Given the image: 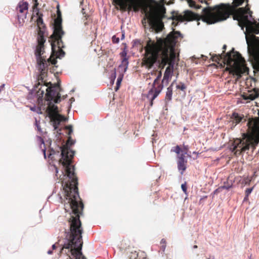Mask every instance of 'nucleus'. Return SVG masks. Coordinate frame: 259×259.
Wrapping results in <instances>:
<instances>
[{"instance_id":"14","label":"nucleus","mask_w":259,"mask_h":259,"mask_svg":"<svg viewBox=\"0 0 259 259\" xmlns=\"http://www.w3.org/2000/svg\"><path fill=\"white\" fill-rule=\"evenodd\" d=\"M186 152L181 153L180 155H178V168L179 171H181V175H183L187 168V160L185 159V155Z\"/></svg>"},{"instance_id":"31","label":"nucleus","mask_w":259,"mask_h":259,"mask_svg":"<svg viewBox=\"0 0 259 259\" xmlns=\"http://www.w3.org/2000/svg\"><path fill=\"white\" fill-rule=\"evenodd\" d=\"M181 188H182V190L183 191V192L185 194H187V185H186V183H185L184 184H182Z\"/></svg>"},{"instance_id":"47","label":"nucleus","mask_w":259,"mask_h":259,"mask_svg":"<svg viewBox=\"0 0 259 259\" xmlns=\"http://www.w3.org/2000/svg\"><path fill=\"white\" fill-rule=\"evenodd\" d=\"M248 199V197H246V195H245V197L244 198V200H247Z\"/></svg>"},{"instance_id":"7","label":"nucleus","mask_w":259,"mask_h":259,"mask_svg":"<svg viewBox=\"0 0 259 259\" xmlns=\"http://www.w3.org/2000/svg\"><path fill=\"white\" fill-rule=\"evenodd\" d=\"M249 133L244 134L242 139H237L235 142L233 151L239 154L249 150L250 147L254 148L259 142V125L253 120L247 122Z\"/></svg>"},{"instance_id":"38","label":"nucleus","mask_w":259,"mask_h":259,"mask_svg":"<svg viewBox=\"0 0 259 259\" xmlns=\"http://www.w3.org/2000/svg\"><path fill=\"white\" fill-rule=\"evenodd\" d=\"M244 181H245L244 183L245 184H249V182H250V180L246 179V180H244Z\"/></svg>"},{"instance_id":"35","label":"nucleus","mask_w":259,"mask_h":259,"mask_svg":"<svg viewBox=\"0 0 259 259\" xmlns=\"http://www.w3.org/2000/svg\"><path fill=\"white\" fill-rule=\"evenodd\" d=\"M226 48H227V46L226 45H224L223 47V49L224 50L223 51V53L221 54L223 55V56H225L224 54H225V51L226 50Z\"/></svg>"},{"instance_id":"36","label":"nucleus","mask_w":259,"mask_h":259,"mask_svg":"<svg viewBox=\"0 0 259 259\" xmlns=\"http://www.w3.org/2000/svg\"><path fill=\"white\" fill-rule=\"evenodd\" d=\"M199 1L201 3H205L207 5H209V4L206 1V0H199Z\"/></svg>"},{"instance_id":"41","label":"nucleus","mask_w":259,"mask_h":259,"mask_svg":"<svg viewBox=\"0 0 259 259\" xmlns=\"http://www.w3.org/2000/svg\"><path fill=\"white\" fill-rule=\"evenodd\" d=\"M57 62V61L55 60V59H53V61H52V64H55Z\"/></svg>"},{"instance_id":"40","label":"nucleus","mask_w":259,"mask_h":259,"mask_svg":"<svg viewBox=\"0 0 259 259\" xmlns=\"http://www.w3.org/2000/svg\"><path fill=\"white\" fill-rule=\"evenodd\" d=\"M4 87H5V84H2V85L0 86V92L2 90L4 89Z\"/></svg>"},{"instance_id":"9","label":"nucleus","mask_w":259,"mask_h":259,"mask_svg":"<svg viewBox=\"0 0 259 259\" xmlns=\"http://www.w3.org/2000/svg\"><path fill=\"white\" fill-rule=\"evenodd\" d=\"M143 11L145 13V16L148 18L150 21V24L157 32H159L162 30L164 27L162 21L163 10H159L153 6L152 8H148L146 10L145 5L142 6Z\"/></svg>"},{"instance_id":"43","label":"nucleus","mask_w":259,"mask_h":259,"mask_svg":"<svg viewBox=\"0 0 259 259\" xmlns=\"http://www.w3.org/2000/svg\"><path fill=\"white\" fill-rule=\"evenodd\" d=\"M53 249H55L56 248V244H54L52 246Z\"/></svg>"},{"instance_id":"22","label":"nucleus","mask_w":259,"mask_h":259,"mask_svg":"<svg viewBox=\"0 0 259 259\" xmlns=\"http://www.w3.org/2000/svg\"><path fill=\"white\" fill-rule=\"evenodd\" d=\"M128 58H124L121 59V64L119 66V68H123V73L125 72L128 65Z\"/></svg>"},{"instance_id":"30","label":"nucleus","mask_w":259,"mask_h":259,"mask_svg":"<svg viewBox=\"0 0 259 259\" xmlns=\"http://www.w3.org/2000/svg\"><path fill=\"white\" fill-rule=\"evenodd\" d=\"M127 51L124 50L122 52H121L120 53V56L122 58H128V57H127Z\"/></svg>"},{"instance_id":"50","label":"nucleus","mask_w":259,"mask_h":259,"mask_svg":"<svg viewBox=\"0 0 259 259\" xmlns=\"http://www.w3.org/2000/svg\"><path fill=\"white\" fill-rule=\"evenodd\" d=\"M122 38H124V34L122 35Z\"/></svg>"},{"instance_id":"4","label":"nucleus","mask_w":259,"mask_h":259,"mask_svg":"<svg viewBox=\"0 0 259 259\" xmlns=\"http://www.w3.org/2000/svg\"><path fill=\"white\" fill-rule=\"evenodd\" d=\"M38 2H34L33 6V15L35 14L36 16L38 17L36 22L38 29L37 33V45L36 46V50L35 51V55L36 57L37 64L38 68L40 71V74L38 77V83L35 84V88L38 89V93H40V95H43L45 92V90L42 89V87H46L48 86L47 84L42 85L41 84L43 83L44 77L45 76L47 71L48 62L46 61V58L42 56L45 52L44 50V43L46 42L45 38V34L46 31V26L43 22L42 14H40L39 9L38 8Z\"/></svg>"},{"instance_id":"37","label":"nucleus","mask_w":259,"mask_h":259,"mask_svg":"<svg viewBox=\"0 0 259 259\" xmlns=\"http://www.w3.org/2000/svg\"><path fill=\"white\" fill-rule=\"evenodd\" d=\"M231 187V186H223V188L226 189H229Z\"/></svg>"},{"instance_id":"52","label":"nucleus","mask_w":259,"mask_h":259,"mask_svg":"<svg viewBox=\"0 0 259 259\" xmlns=\"http://www.w3.org/2000/svg\"><path fill=\"white\" fill-rule=\"evenodd\" d=\"M58 170H57V169H56V173H58Z\"/></svg>"},{"instance_id":"54","label":"nucleus","mask_w":259,"mask_h":259,"mask_svg":"<svg viewBox=\"0 0 259 259\" xmlns=\"http://www.w3.org/2000/svg\"><path fill=\"white\" fill-rule=\"evenodd\" d=\"M50 59V58H49V59H48V62L49 61Z\"/></svg>"},{"instance_id":"58","label":"nucleus","mask_w":259,"mask_h":259,"mask_svg":"<svg viewBox=\"0 0 259 259\" xmlns=\"http://www.w3.org/2000/svg\"><path fill=\"white\" fill-rule=\"evenodd\" d=\"M38 130H39V127L37 126Z\"/></svg>"},{"instance_id":"11","label":"nucleus","mask_w":259,"mask_h":259,"mask_svg":"<svg viewBox=\"0 0 259 259\" xmlns=\"http://www.w3.org/2000/svg\"><path fill=\"white\" fill-rule=\"evenodd\" d=\"M198 15L191 11L186 10L184 12V15L179 14L178 12H174L172 13L171 19L173 20L172 26L176 27L178 22L190 21L197 20Z\"/></svg>"},{"instance_id":"48","label":"nucleus","mask_w":259,"mask_h":259,"mask_svg":"<svg viewBox=\"0 0 259 259\" xmlns=\"http://www.w3.org/2000/svg\"><path fill=\"white\" fill-rule=\"evenodd\" d=\"M64 206H65V210H66V207H67L66 205V204H65V205H64Z\"/></svg>"},{"instance_id":"53","label":"nucleus","mask_w":259,"mask_h":259,"mask_svg":"<svg viewBox=\"0 0 259 259\" xmlns=\"http://www.w3.org/2000/svg\"><path fill=\"white\" fill-rule=\"evenodd\" d=\"M20 16H21L20 15H18V18H19Z\"/></svg>"},{"instance_id":"25","label":"nucleus","mask_w":259,"mask_h":259,"mask_svg":"<svg viewBox=\"0 0 259 259\" xmlns=\"http://www.w3.org/2000/svg\"><path fill=\"white\" fill-rule=\"evenodd\" d=\"M123 74H120L118 78H117V82H116V88H115V91H117L120 85V83L122 81V78H123Z\"/></svg>"},{"instance_id":"49","label":"nucleus","mask_w":259,"mask_h":259,"mask_svg":"<svg viewBox=\"0 0 259 259\" xmlns=\"http://www.w3.org/2000/svg\"><path fill=\"white\" fill-rule=\"evenodd\" d=\"M34 2H37V0H32Z\"/></svg>"},{"instance_id":"17","label":"nucleus","mask_w":259,"mask_h":259,"mask_svg":"<svg viewBox=\"0 0 259 259\" xmlns=\"http://www.w3.org/2000/svg\"><path fill=\"white\" fill-rule=\"evenodd\" d=\"M28 8V3L26 2L21 1L18 4L17 7V11L21 14L24 13L25 18L27 14V11Z\"/></svg>"},{"instance_id":"57","label":"nucleus","mask_w":259,"mask_h":259,"mask_svg":"<svg viewBox=\"0 0 259 259\" xmlns=\"http://www.w3.org/2000/svg\"><path fill=\"white\" fill-rule=\"evenodd\" d=\"M38 130H39V127L37 126Z\"/></svg>"},{"instance_id":"42","label":"nucleus","mask_w":259,"mask_h":259,"mask_svg":"<svg viewBox=\"0 0 259 259\" xmlns=\"http://www.w3.org/2000/svg\"><path fill=\"white\" fill-rule=\"evenodd\" d=\"M75 101V99L73 97L71 98L70 99V101L72 103V102H74Z\"/></svg>"},{"instance_id":"32","label":"nucleus","mask_w":259,"mask_h":259,"mask_svg":"<svg viewBox=\"0 0 259 259\" xmlns=\"http://www.w3.org/2000/svg\"><path fill=\"white\" fill-rule=\"evenodd\" d=\"M253 190V188H248L245 191V195H246V197H248L249 194L251 193Z\"/></svg>"},{"instance_id":"5","label":"nucleus","mask_w":259,"mask_h":259,"mask_svg":"<svg viewBox=\"0 0 259 259\" xmlns=\"http://www.w3.org/2000/svg\"><path fill=\"white\" fill-rule=\"evenodd\" d=\"M73 141L69 137L65 145L60 147L61 158L59 163L65 168V171L68 180L67 182L62 181V185L65 193V196L77 197L79 198L78 189V179L74 172V167L71 165L72 159L74 156V152L70 150L68 145L71 146Z\"/></svg>"},{"instance_id":"55","label":"nucleus","mask_w":259,"mask_h":259,"mask_svg":"<svg viewBox=\"0 0 259 259\" xmlns=\"http://www.w3.org/2000/svg\"><path fill=\"white\" fill-rule=\"evenodd\" d=\"M193 153L194 154H196V152H194Z\"/></svg>"},{"instance_id":"28","label":"nucleus","mask_w":259,"mask_h":259,"mask_svg":"<svg viewBox=\"0 0 259 259\" xmlns=\"http://www.w3.org/2000/svg\"><path fill=\"white\" fill-rule=\"evenodd\" d=\"M160 245L161 249L164 251L166 246V240L164 239H161L160 241Z\"/></svg>"},{"instance_id":"19","label":"nucleus","mask_w":259,"mask_h":259,"mask_svg":"<svg viewBox=\"0 0 259 259\" xmlns=\"http://www.w3.org/2000/svg\"><path fill=\"white\" fill-rule=\"evenodd\" d=\"M188 150V146H184L183 149H182L180 146L177 145L175 147H172L170 151L172 152H175L177 155H180V153H184L186 152V154H187V151Z\"/></svg>"},{"instance_id":"6","label":"nucleus","mask_w":259,"mask_h":259,"mask_svg":"<svg viewBox=\"0 0 259 259\" xmlns=\"http://www.w3.org/2000/svg\"><path fill=\"white\" fill-rule=\"evenodd\" d=\"M211 59L212 61L218 63L223 59L224 65L228 66L225 70L229 71L230 74L236 75L238 79L241 77L242 74L248 73L249 71L244 59L240 53L235 51L234 48L224 56L222 54L213 55Z\"/></svg>"},{"instance_id":"20","label":"nucleus","mask_w":259,"mask_h":259,"mask_svg":"<svg viewBox=\"0 0 259 259\" xmlns=\"http://www.w3.org/2000/svg\"><path fill=\"white\" fill-rule=\"evenodd\" d=\"M176 82V80H174L170 85L167 88V91L166 92L165 97V102L166 103L169 102L172 99V86Z\"/></svg>"},{"instance_id":"21","label":"nucleus","mask_w":259,"mask_h":259,"mask_svg":"<svg viewBox=\"0 0 259 259\" xmlns=\"http://www.w3.org/2000/svg\"><path fill=\"white\" fill-rule=\"evenodd\" d=\"M254 92L249 94L248 95L244 96V98L246 100H253L259 97V89H254Z\"/></svg>"},{"instance_id":"3","label":"nucleus","mask_w":259,"mask_h":259,"mask_svg":"<svg viewBox=\"0 0 259 259\" xmlns=\"http://www.w3.org/2000/svg\"><path fill=\"white\" fill-rule=\"evenodd\" d=\"M65 197L67 201L66 205L71 209L73 215H71L68 220L69 229L65 232V238L67 240V243H64L61 252H63L65 249H68L67 252L66 250H65V252L68 255L69 259H85L81 252L83 244L82 234L83 230L80 220V215L82 213L83 204L80 197Z\"/></svg>"},{"instance_id":"1","label":"nucleus","mask_w":259,"mask_h":259,"mask_svg":"<svg viewBox=\"0 0 259 259\" xmlns=\"http://www.w3.org/2000/svg\"><path fill=\"white\" fill-rule=\"evenodd\" d=\"M248 2L249 0H233L232 5L222 3L213 7L205 8L201 19L210 24L225 20L232 15L242 30L246 27L244 33L248 52L252 58L254 69L259 71V37L254 35L259 34V23H257L253 18Z\"/></svg>"},{"instance_id":"15","label":"nucleus","mask_w":259,"mask_h":259,"mask_svg":"<svg viewBox=\"0 0 259 259\" xmlns=\"http://www.w3.org/2000/svg\"><path fill=\"white\" fill-rule=\"evenodd\" d=\"M116 4L119 6L120 10L122 11L130 12L132 10L134 11V7L131 6L132 4L130 0H116Z\"/></svg>"},{"instance_id":"39","label":"nucleus","mask_w":259,"mask_h":259,"mask_svg":"<svg viewBox=\"0 0 259 259\" xmlns=\"http://www.w3.org/2000/svg\"><path fill=\"white\" fill-rule=\"evenodd\" d=\"M42 152H43V153H44V157H45V158H46V150H45V149H43V150H42Z\"/></svg>"},{"instance_id":"34","label":"nucleus","mask_w":259,"mask_h":259,"mask_svg":"<svg viewBox=\"0 0 259 259\" xmlns=\"http://www.w3.org/2000/svg\"><path fill=\"white\" fill-rule=\"evenodd\" d=\"M66 128L69 130L68 135H71L72 132V127L71 126H66Z\"/></svg>"},{"instance_id":"56","label":"nucleus","mask_w":259,"mask_h":259,"mask_svg":"<svg viewBox=\"0 0 259 259\" xmlns=\"http://www.w3.org/2000/svg\"><path fill=\"white\" fill-rule=\"evenodd\" d=\"M38 130H39V127L37 126Z\"/></svg>"},{"instance_id":"8","label":"nucleus","mask_w":259,"mask_h":259,"mask_svg":"<svg viewBox=\"0 0 259 259\" xmlns=\"http://www.w3.org/2000/svg\"><path fill=\"white\" fill-rule=\"evenodd\" d=\"M62 21L61 13L58 11V16L54 20V31L50 39L52 52H56L57 48L60 52L64 54L65 53L62 50L64 47L62 37L65 33L62 29Z\"/></svg>"},{"instance_id":"24","label":"nucleus","mask_w":259,"mask_h":259,"mask_svg":"<svg viewBox=\"0 0 259 259\" xmlns=\"http://www.w3.org/2000/svg\"><path fill=\"white\" fill-rule=\"evenodd\" d=\"M116 70H115V69L114 68V69H113L112 70L111 74L110 76V82L112 84L114 82V80H115V79L116 78Z\"/></svg>"},{"instance_id":"26","label":"nucleus","mask_w":259,"mask_h":259,"mask_svg":"<svg viewBox=\"0 0 259 259\" xmlns=\"http://www.w3.org/2000/svg\"><path fill=\"white\" fill-rule=\"evenodd\" d=\"M186 88L187 87L185 85V84L182 82H180V83L179 84L177 85V86H176V88L177 89L180 90H181L182 91H184V92H185V90L186 89Z\"/></svg>"},{"instance_id":"46","label":"nucleus","mask_w":259,"mask_h":259,"mask_svg":"<svg viewBox=\"0 0 259 259\" xmlns=\"http://www.w3.org/2000/svg\"><path fill=\"white\" fill-rule=\"evenodd\" d=\"M198 246L196 245H195L194 246H193V248H197Z\"/></svg>"},{"instance_id":"44","label":"nucleus","mask_w":259,"mask_h":259,"mask_svg":"<svg viewBox=\"0 0 259 259\" xmlns=\"http://www.w3.org/2000/svg\"><path fill=\"white\" fill-rule=\"evenodd\" d=\"M48 254H52V251H51V250H49V251H48Z\"/></svg>"},{"instance_id":"16","label":"nucleus","mask_w":259,"mask_h":259,"mask_svg":"<svg viewBox=\"0 0 259 259\" xmlns=\"http://www.w3.org/2000/svg\"><path fill=\"white\" fill-rule=\"evenodd\" d=\"M49 117L50 118L51 121L53 122V125L55 130L58 128L61 121L65 120V117L59 114L53 115V116Z\"/></svg>"},{"instance_id":"18","label":"nucleus","mask_w":259,"mask_h":259,"mask_svg":"<svg viewBox=\"0 0 259 259\" xmlns=\"http://www.w3.org/2000/svg\"><path fill=\"white\" fill-rule=\"evenodd\" d=\"M47 111L48 112L49 117L53 116V115L58 114V107L52 104L51 101H50L48 104Z\"/></svg>"},{"instance_id":"2","label":"nucleus","mask_w":259,"mask_h":259,"mask_svg":"<svg viewBox=\"0 0 259 259\" xmlns=\"http://www.w3.org/2000/svg\"><path fill=\"white\" fill-rule=\"evenodd\" d=\"M181 35L180 32L175 31L173 28V31L164 38H157L156 41L149 39L145 48L143 64L146 68H152L158 58L160 59L159 66L162 68L168 65L162 80V83L166 85L171 79L175 64H178L179 61V55L176 52L175 46Z\"/></svg>"},{"instance_id":"10","label":"nucleus","mask_w":259,"mask_h":259,"mask_svg":"<svg viewBox=\"0 0 259 259\" xmlns=\"http://www.w3.org/2000/svg\"><path fill=\"white\" fill-rule=\"evenodd\" d=\"M162 76L161 71L157 73V75L154 79L152 88L149 91L147 94V98L150 100V106L153 105L154 100L158 96L163 89V83L160 81V78Z\"/></svg>"},{"instance_id":"51","label":"nucleus","mask_w":259,"mask_h":259,"mask_svg":"<svg viewBox=\"0 0 259 259\" xmlns=\"http://www.w3.org/2000/svg\"><path fill=\"white\" fill-rule=\"evenodd\" d=\"M83 3V0L80 2L81 4Z\"/></svg>"},{"instance_id":"45","label":"nucleus","mask_w":259,"mask_h":259,"mask_svg":"<svg viewBox=\"0 0 259 259\" xmlns=\"http://www.w3.org/2000/svg\"><path fill=\"white\" fill-rule=\"evenodd\" d=\"M66 97H67V95H65V96H63L62 98H63V99H65Z\"/></svg>"},{"instance_id":"13","label":"nucleus","mask_w":259,"mask_h":259,"mask_svg":"<svg viewBox=\"0 0 259 259\" xmlns=\"http://www.w3.org/2000/svg\"><path fill=\"white\" fill-rule=\"evenodd\" d=\"M132 2V7H134V11H138L142 6L145 5L146 10L148 8H152L153 5H157L155 0H130ZM166 0H161V2H164Z\"/></svg>"},{"instance_id":"23","label":"nucleus","mask_w":259,"mask_h":259,"mask_svg":"<svg viewBox=\"0 0 259 259\" xmlns=\"http://www.w3.org/2000/svg\"><path fill=\"white\" fill-rule=\"evenodd\" d=\"M231 118L233 119V122L237 124L241 121L243 117L240 116L238 113L234 112L232 115Z\"/></svg>"},{"instance_id":"33","label":"nucleus","mask_w":259,"mask_h":259,"mask_svg":"<svg viewBox=\"0 0 259 259\" xmlns=\"http://www.w3.org/2000/svg\"><path fill=\"white\" fill-rule=\"evenodd\" d=\"M112 41L114 43H118L119 41V39L118 37H116V36L114 35L112 38Z\"/></svg>"},{"instance_id":"29","label":"nucleus","mask_w":259,"mask_h":259,"mask_svg":"<svg viewBox=\"0 0 259 259\" xmlns=\"http://www.w3.org/2000/svg\"><path fill=\"white\" fill-rule=\"evenodd\" d=\"M189 5L191 7H195L196 9H200L201 8L200 6H199L198 5H196L195 4V2L194 1L190 2Z\"/></svg>"},{"instance_id":"12","label":"nucleus","mask_w":259,"mask_h":259,"mask_svg":"<svg viewBox=\"0 0 259 259\" xmlns=\"http://www.w3.org/2000/svg\"><path fill=\"white\" fill-rule=\"evenodd\" d=\"M46 91V100L48 101H53L55 103L61 101V95L60 92L61 89L59 85H54L45 89Z\"/></svg>"},{"instance_id":"27","label":"nucleus","mask_w":259,"mask_h":259,"mask_svg":"<svg viewBox=\"0 0 259 259\" xmlns=\"http://www.w3.org/2000/svg\"><path fill=\"white\" fill-rule=\"evenodd\" d=\"M56 154H57L58 155H59V151H55L54 150H53V149H51L50 151V153H49V158H50L51 159H53V155H55Z\"/></svg>"}]
</instances>
